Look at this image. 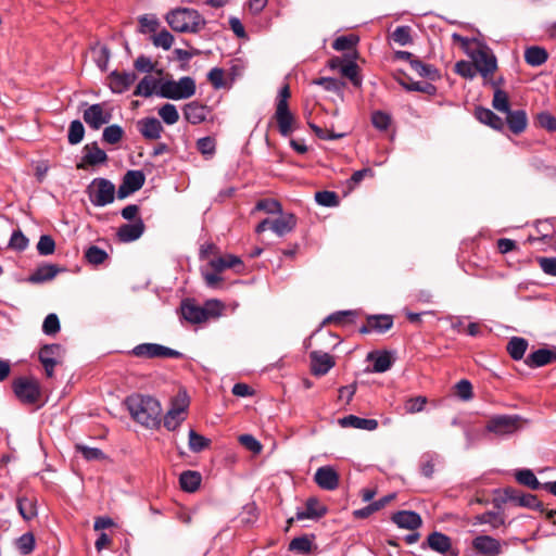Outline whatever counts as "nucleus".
Instances as JSON below:
<instances>
[{
  "mask_svg": "<svg viewBox=\"0 0 556 556\" xmlns=\"http://www.w3.org/2000/svg\"><path fill=\"white\" fill-rule=\"evenodd\" d=\"M125 405L134 420L142 426L153 428L160 425L162 408L154 397L132 394L126 399Z\"/></svg>",
  "mask_w": 556,
  "mask_h": 556,
  "instance_id": "obj_1",
  "label": "nucleus"
},
{
  "mask_svg": "<svg viewBox=\"0 0 556 556\" xmlns=\"http://www.w3.org/2000/svg\"><path fill=\"white\" fill-rule=\"evenodd\" d=\"M170 28L178 33H198L205 26V20L193 9L178 8L165 16Z\"/></svg>",
  "mask_w": 556,
  "mask_h": 556,
  "instance_id": "obj_2",
  "label": "nucleus"
},
{
  "mask_svg": "<svg viewBox=\"0 0 556 556\" xmlns=\"http://www.w3.org/2000/svg\"><path fill=\"white\" fill-rule=\"evenodd\" d=\"M181 315L191 324H201L210 318H216L222 315L224 304L218 300L206 301L203 306L195 304L190 300L181 303Z\"/></svg>",
  "mask_w": 556,
  "mask_h": 556,
  "instance_id": "obj_3",
  "label": "nucleus"
},
{
  "mask_svg": "<svg viewBox=\"0 0 556 556\" xmlns=\"http://www.w3.org/2000/svg\"><path fill=\"white\" fill-rule=\"evenodd\" d=\"M195 91L197 86L194 79L190 76H184L178 80H162L156 90V94L164 99L185 100L193 97Z\"/></svg>",
  "mask_w": 556,
  "mask_h": 556,
  "instance_id": "obj_4",
  "label": "nucleus"
},
{
  "mask_svg": "<svg viewBox=\"0 0 556 556\" xmlns=\"http://www.w3.org/2000/svg\"><path fill=\"white\" fill-rule=\"evenodd\" d=\"M190 404V399L185 390H180L170 402V408L164 416V427L169 430H176L180 424L186 419L187 409Z\"/></svg>",
  "mask_w": 556,
  "mask_h": 556,
  "instance_id": "obj_5",
  "label": "nucleus"
},
{
  "mask_svg": "<svg viewBox=\"0 0 556 556\" xmlns=\"http://www.w3.org/2000/svg\"><path fill=\"white\" fill-rule=\"evenodd\" d=\"M468 56L472 60L477 72L483 78H488L497 70V60L492 50L484 43H478L475 52H468Z\"/></svg>",
  "mask_w": 556,
  "mask_h": 556,
  "instance_id": "obj_6",
  "label": "nucleus"
},
{
  "mask_svg": "<svg viewBox=\"0 0 556 556\" xmlns=\"http://www.w3.org/2000/svg\"><path fill=\"white\" fill-rule=\"evenodd\" d=\"M521 427L522 418L519 415H495L489 419L485 429L498 437H508Z\"/></svg>",
  "mask_w": 556,
  "mask_h": 556,
  "instance_id": "obj_7",
  "label": "nucleus"
},
{
  "mask_svg": "<svg viewBox=\"0 0 556 556\" xmlns=\"http://www.w3.org/2000/svg\"><path fill=\"white\" fill-rule=\"evenodd\" d=\"M90 202L96 206H105L114 201L115 186L105 178H94L87 187Z\"/></svg>",
  "mask_w": 556,
  "mask_h": 556,
  "instance_id": "obj_8",
  "label": "nucleus"
},
{
  "mask_svg": "<svg viewBox=\"0 0 556 556\" xmlns=\"http://www.w3.org/2000/svg\"><path fill=\"white\" fill-rule=\"evenodd\" d=\"M16 397L25 404H35L40 399V386L34 378L20 377L12 383Z\"/></svg>",
  "mask_w": 556,
  "mask_h": 556,
  "instance_id": "obj_9",
  "label": "nucleus"
},
{
  "mask_svg": "<svg viewBox=\"0 0 556 556\" xmlns=\"http://www.w3.org/2000/svg\"><path fill=\"white\" fill-rule=\"evenodd\" d=\"M132 354L143 358H180L182 356L179 351L157 343L139 344L134 348Z\"/></svg>",
  "mask_w": 556,
  "mask_h": 556,
  "instance_id": "obj_10",
  "label": "nucleus"
},
{
  "mask_svg": "<svg viewBox=\"0 0 556 556\" xmlns=\"http://www.w3.org/2000/svg\"><path fill=\"white\" fill-rule=\"evenodd\" d=\"M64 350L60 344H47L39 351V361L48 378L53 377L54 367L62 362Z\"/></svg>",
  "mask_w": 556,
  "mask_h": 556,
  "instance_id": "obj_11",
  "label": "nucleus"
},
{
  "mask_svg": "<svg viewBox=\"0 0 556 556\" xmlns=\"http://www.w3.org/2000/svg\"><path fill=\"white\" fill-rule=\"evenodd\" d=\"M83 118L90 128L98 130L111 121L112 114L103 104L96 103L84 111Z\"/></svg>",
  "mask_w": 556,
  "mask_h": 556,
  "instance_id": "obj_12",
  "label": "nucleus"
},
{
  "mask_svg": "<svg viewBox=\"0 0 556 556\" xmlns=\"http://www.w3.org/2000/svg\"><path fill=\"white\" fill-rule=\"evenodd\" d=\"M108 161L106 153L99 148L97 142L84 147L81 161L76 165L78 169H86L88 166H96Z\"/></svg>",
  "mask_w": 556,
  "mask_h": 556,
  "instance_id": "obj_13",
  "label": "nucleus"
},
{
  "mask_svg": "<svg viewBox=\"0 0 556 556\" xmlns=\"http://www.w3.org/2000/svg\"><path fill=\"white\" fill-rule=\"evenodd\" d=\"M504 495L505 501L513 502L518 506L543 510L542 503L533 494L522 493L513 488H507L504 491Z\"/></svg>",
  "mask_w": 556,
  "mask_h": 556,
  "instance_id": "obj_14",
  "label": "nucleus"
},
{
  "mask_svg": "<svg viewBox=\"0 0 556 556\" xmlns=\"http://www.w3.org/2000/svg\"><path fill=\"white\" fill-rule=\"evenodd\" d=\"M311 370L315 376L326 375L336 364L333 357L324 352L313 351L309 354Z\"/></svg>",
  "mask_w": 556,
  "mask_h": 556,
  "instance_id": "obj_15",
  "label": "nucleus"
},
{
  "mask_svg": "<svg viewBox=\"0 0 556 556\" xmlns=\"http://www.w3.org/2000/svg\"><path fill=\"white\" fill-rule=\"evenodd\" d=\"M274 118L277 122L278 130L281 136L288 137L294 130L295 118L290 112L289 106H276Z\"/></svg>",
  "mask_w": 556,
  "mask_h": 556,
  "instance_id": "obj_16",
  "label": "nucleus"
},
{
  "mask_svg": "<svg viewBox=\"0 0 556 556\" xmlns=\"http://www.w3.org/2000/svg\"><path fill=\"white\" fill-rule=\"evenodd\" d=\"M472 546L483 556H497L502 552L501 542L490 535H479L475 538Z\"/></svg>",
  "mask_w": 556,
  "mask_h": 556,
  "instance_id": "obj_17",
  "label": "nucleus"
},
{
  "mask_svg": "<svg viewBox=\"0 0 556 556\" xmlns=\"http://www.w3.org/2000/svg\"><path fill=\"white\" fill-rule=\"evenodd\" d=\"M391 521L399 528L407 530H416L421 523V517L419 514L413 510H400L391 516Z\"/></svg>",
  "mask_w": 556,
  "mask_h": 556,
  "instance_id": "obj_18",
  "label": "nucleus"
},
{
  "mask_svg": "<svg viewBox=\"0 0 556 556\" xmlns=\"http://www.w3.org/2000/svg\"><path fill=\"white\" fill-rule=\"evenodd\" d=\"M314 480L324 490L332 491L339 485V476L330 466H324L316 470Z\"/></svg>",
  "mask_w": 556,
  "mask_h": 556,
  "instance_id": "obj_19",
  "label": "nucleus"
},
{
  "mask_svg": "<svg viewBox=\"0 0 556 556\" xmlns=\"http://www.w3.org/2000/svg\"><path fill=\"white\" fill-rule=\"evenodd\" d=\"M110 88L115 93H122L129 89L136 81L137 75L134 72H117L114 71L110 74Z\"/></svg>",
  "mask_w": 556,
  "mask_h": 556,
  "instance_id": "obj_20",
  "label": "nucleus"
},
{
  "mask_svg": "<svg viewBox=\"0 0 556 556\" xmlns=\"http://www.w3.org/2000/svg\"><path fill=\"white\" fill-rule=\"evenodd\" d=\"M182 111L186 121L192 125H198L206 121L210 113L208 106L197 101L185 104Z\"/></svg>",
  "mask_w": 556,
  "mask_h": 556,
  "instance_id": "obj_21",
  "label": "nucleus"
},
{
  "mask_svg": "<svg viewBox=\"0 0 556 556\" xmlns=\"http://www.w3.org/2000/svg\"><path fill=\"white\" fill-rule=\"evenodd\" d=\"M394 78L407 91H417L429 96H434L437 93V87L434 85L430 83L413 81L402 72H399V74H394Z\"/></svg>",
  "mask_w": 556,
  "mask_h": 556,
  "instance_id": "obj_22",
  "label": "nucleus"
},
{
  "mask_svg": "<svg viewBox=\"0 0 556 556\" xmlns=\"http://www.w3.org/2000/svg\"><path fill=\"white\" fill-rule=\"evenodd\" d=\"M139 132L148 140H156L161 138L164 128L161 122L155 117H144L137 124Z\"/></svg>",
  "mask_w": 556,
  "mask_h": 556,
  "instance_id": "obj_23",
  "label": "nucleus"
},
{
  "mask_svg": "<svg viewBox=\"0 0 556 556\" xmlns=\"http://www.w3.org/2000/svg\"><path fill=\"white\" fill-rule=\"evenodd\" d=\"M144 231V224L137 218L132 224H124L117 230V237L122 242H131L139 239Z\"/></svg>",
  "mask_w": 556,
  "mask_h": 556,
  "instance_id": "obj_24",
  "label": "nucleus"
},
{
  "mask_svg": "<svg viewBox=\"0 0 556 556\" xmlns=\"http://www.w3.org/2000/svg\"><path fill=\"white\" fill-rule=\"evenodd\" d=\"M62 269L53 264H43L41 266H38L31 275L27 278V281L30 283H43L47 281H50L55 278V276L61 271Z\"/></svg>",
  "mask_w": 556,
  "mask_h": 556,
  "instance_id": "obj_25",
  "label": "nucleus"
},
{
  "mask_svg": "<svg viewBox=\"0 0 556 556\" xmlns=\"http://www.w3.org/2000/svg\"><path fill=\"white\" fill-rule=\"evenodd\" d=\"M296 226V217L291 214H280V216L270 223V229L279 237L291 232Z\"/></svg>",
  "mask_w": 556,
  "mask_h": 556,
  "instance_id": "obj_26",
  "label": "nucleus"
},
{
  "mask_svg": "<svg viewBox=\"0 0 556 556\" xmlns=\"http://www.w3.org/2000/svg\"><path fill=\"white\" fill-rule=\"evenodd\" d=\"M326 513L327 508L316 498L311 497L306 501L305 509L296 511L295 518L296 520L316 519L323 517Z\"/></svg>",
  "mask_w": 556,
  "mask_h": 556,
  "instance_id": "obj_27",
  "label": "nucleus"
},
{
  "mask_svg": "<svg viewBox=\"0 0 556 556\" xmlns=\"http://www.w3.org/2000/svg\"><path fill=\"white\" fill-rule=\"evenodd\" d=\"M556 361V353L547 349H539L529 354L525 363L531 368H538Z\"/></svg>",
  "mask_w": 556,
  "mask_h": 556,
  "instance_id": "obj_28",
  "label": "nucleus"
},
{
  "mask_svg": "<svg viewBox=\"0 0 556 556\" xmlns=\"http://www.w3.org/2000/svg\"><path fill=\"white\" fill-rule=\"evenodd\" d=\"M342 428H356L363 430H375L378 428L377 419L361 418L355 415H349L338 419Z\"/></svg>",
  "mask_w": 556,
  "mask_h": 556,
  "instance_id": "obj_29",
  "label": "nucleus"
},
{
  "mask_svg": "<svg viewBox=\"0 0 556 556\" xmlns=\"http://www.w3.org/2000/svg\"><path fill=\"white\" fill-rule=\"evenodd\" d=\"M409 67L416 72V74L422 78H427L431 81H435L440 79L441 74L439 70L428 63L422 62L418 58L415 56V59L410 62Z\"/></svg>",
  "mask_w": 556,
  "mask_h": 556,
  "instance_id": "obj_30",
  "label": "nucleus"
},
{
  "mask_svg": "<svg viewBox=\"0 0 556 556\" xmlns=\"http://www.w3.org/2000/svg\"><path fill=\"white\" fill-rule=\"evenodd\" d=\"M506 114L509 129L516 135L521 134L528 125L526 112L523 110H516L509 111Z\"/></svg>",
  "mask_w": 556,
  "mask_h": 556,
  "instance_id": "obj_31",
  "label": "nucleus"
},
{
  "mask_svg": "<svg viewBox=\"0 0 556 556\" xmlns=\"http://www.w3.org/2000/svg\"><path fill=\"white\" fill-rule=\"evenodd\" d=\"M428 546L440 554H445L451 548V540L441 532H432L427 539Z\"/></svg>",
  "mask_w": 556,
  "mask_h": 556,
  "instance_id": "obj_32",
  "label": "nucleus"
},
{
  "mask_svg": "<svg viewBox=\"0 0 556 556\" xmlns=\"http://www.w3.org/2000/svg\"><path fill=\"white\" fill-rule=\"evenodd\" d=\"M548 59L547 51L539 46H532L525 51V61L530 66H540L544 64Z\"/></svg>",
  "mask_w": 556,
  "mask_h": 556,
  "instance_id": "obj_33",
  "label": "nucleus"
},
{
  "mask_svg": "<svg viewBox=\"0 0 556 556\" xmlns=\"http://www.w3.org/2000/svg\"><path fill=\"white\" fill-rule=\"evenodd\" d=\"M476 117L479 122L489 125L494 129H502L504 126L503 119L490 109L477 108Z\"/></svg>",
  "mask_w": 556,
  "mask_h": 556,
  "instance_id": "obj_34",
  "label": "nucleus"
},
{
  "mask_svg": "<svg viewBox=\"0 0 556 556\" xmlns=\"http://www.w3.org/2000/svg\"><path fill=\"white\" fill-rule=\"evenodd\" d=\"M160 83H162V80H157L152 76H144L137 85L134 94L137 97L149 98L154 93L156 87H160Z\"/></svg>",
  "mask_w": 556,
  "mask_h": 556,
  "instance_id": "obj_35",
  "label": "nucleus"
},
{
  "mask_svg": "<svg viewBox=\"0 0 556 556\" xmlns=\"http://www.w3.org/2000/svg\"><path fill=\"white\" fill-rule=\"evenodd\" d=\"M201 475L197 471L187 470L179 477L180 488L187 492H194L201 484Z\"/></svg>",
  "mask_w": 556,
  "mask_h": 556,
  "instance_id": "obj_36",
  "label": "nucleus"
},
{
  "mask_svg": "<svg viewBox=\"0 0 556 556\" xmlns=\"http://www.w3.org/2000/svg\"><path fill=\"white\" fill-rule=\"evenodd\" d=\"M528 349V341L520 337H513L507 344V352L515 361L522 359Z\"/></svg>",
  "mask_w": 556,
  "mask_h": 556,
  "instance_id": "obj_37",
  "label": "nucleus"
},
{
  "mask_svg": "<svg viewBox=\"0 0 556 556\" xmlns=\"http://www.w3.org/2000/svg\"><path fill=\"white\" fill-rule=\"evenodd\" d=\"M390 41L400 46L412 43V27L407 25L397 26L389 36Z\"/></svg>",
  "mask_w": 556,
  "mask_h": 556,
  "instance_id": "obj_38",
  "label": "nucleus"
},
{
  "mask_svg": "<svg viewBox=\"0 0 556 556\" xmlns=\"http://www.w3.org/2000/svg\"><path fill=\"white\" fill-rule=\"evenodd\" d=\"M515 477L520 484L527 485L531 490L543 489V484L540 483L535 475L530 469L518 470Z\"/></svg>",
  "mask_w": 556,
  "mask_h": 556,
  "instance_id": "obj_39",
  "label": "nucleus"
},
{
  "mask_svg": "<svg viewBox=\"0 0 556 556\" xmlns=\"http://www.w3.org/2000/svg\"><path fill=\"white\" fill-rule=\"evenodd\" d=\"M144 179L146 178L142 172L128 170L123 178V182L127 186L129 191H132L134 193L142 188Z\"/></svg>",
  "mask_w": 556,
  "mask_h": 556,
  "instance_id": "obj_40",
  "label": "nucleus"
},
{
  "mask_svg": "<svg viewBox=\"0 0 556 556\" xmlns=\"http://www.w3.org/2000/svg\"><path fill=\"white\" fill-rule=\"evenodd\" d=\"M505 522L503 516L495 511H485L475 517V525H490L493 529L503 526Z\"/></svg>",
  "mask_w": 556,
  "mask_h": 556,
  "instance_id": "obj_41",
  "label": "nucleus"
},
{
  "mask_svg": "<svg viewBox=\"0 0 556 556\" xmlns=\"http://www.w3.org/2000/svg\"><path fill=\"white\" fill-rule=\"evenodd\" d=\"M17 509L25 520H30L37 516L36 502L33 498L22 497L17 500Z\"/></svg>",
  "mask_w": 556,
  "mask_h": 556,
  "instance_id": "obj_42",
  "label": "nucleus"
},
{
  "mask_svg": "<svg viewBox=\"0 0 556 556\" xmlns=\"http://www.w3.org/2000/svg\"><path fill=\"white\" fill-rule=\"evenodd\" d=\"M439 460L437 453L427 452L420 458V471L426 478H431L434 472V465Z\"/></svg>",
  "mask_w": 556,
  "mask_h": 556,
  "instance_id": "obj_43",
  "label": "nucleus"
},
{
  "mask_svg": "<svg viewBox=\"0 0 556 556\" xmlns=\"http://www.w3.org/2000/svg\"><path fill=\"white\" fill-rule=\"evenodd\" d=\"M159 116L167 125H174L179 121V113L176 106L172 103L163 104L159 111Z\"/></svg>",
  "mask_w": 556,
  "mask_h": 556,
  "instance_id": "obj_44",
  "label": "nucleus"
},
{
  "mask_svg": "<svg viewBox=\"0 0 556 556\" xmlns=\"http://www.w3.org/2000/svg\"><path fill=\"white\" fill-rule=\"evenodd\" d=\"M210 443V439L199 434L192 429L189 431V448L191 452L199 453L208 447Z\"/></svg>",
  "mask_w": 556,
  "mask_h": 556,
  "instance_id": "obj_45",
  "label": "nucleus"
},
{
  "mask_svg": "<svg viewBox=\"0 0 556 556\" xmlns=\"http://www.w3.org/2000/svg\"><path fill=\"white\" fill-rule=\"evenodd\" d=\"M108 257V253L97 245L89 247L85 252V258L92 265L103 264Z\"/></svg>",
  "mask_w": 556,
  "mask_h": 556,
  "instance_id": "obj_46",
  "label": "nucleus"
},
{
  "mask_svg": "<svg viewBox=\"0 0 556 556\" xmlns=\"http://www.w3.org/2000/svg\"><path fill=\"white\" fill-rule=\"evenodd\" d=\"M356 312L354 311H340L329 315L324 324L333 323L337 325L352 324L355 319Z\"/></svg>",
  "mask_w": 556,
  "mask_h": 556,
  "instance_id": "obj_47",
  "label": "nucleus"
},
{
  "mask_svg": "<svg viewBox=\"0 0 556 556\" xmlns=\"http://www.w3.org/2000/svg\"><path fill=\"white\" fill-rule=\"evenodd\" d=\"M366 362L368 364L364 368V372H382V351L368 353Z\"/></svg>",
  "mask_w": 556,
  "mask_h": 556,
  "instance_id": "obj_48",
  "label": "nucleus"
},
{
  "mask_svg": "<svg viewBox=\"0 0 556 556\" xmlns=\"http://www.w3.org/2000/svg\"><path fill=\"white\" fill-rule=\"evenodd\" d=\"M313 84L321 86V87H324L325 90L332 91L338 94L342 93L343 87L345 85L344 83H342L336 78H330V77H320V78L314 79Z\"/></svg>",
  "mask_w": 556,
  "mask_h": 556,
  "instance_id": "obj_49",
  "label": "nucleus"
},
{
  "mask_svg": "<svg viewBox=\"0 0 556 556\" xmlns=\"http://www.w3.org/2000/svg\"><path fill=\"white\" fill-rule=\"evenodd\" d=\"M124 136V130L118 125H111L104 128L102 134V139L106 143L116 144L118 143Z\"/></svg>",
  "mask_w": 556,
  "mask_h": 556,
  "instance_id": "obj_50",
  "label": "nucleus"
},
{
  "mask_svg": "<svg viewBox=\"0 0 556 556\" xmlns=\"http://www.w3.org/2000/svg\"><path fill=\"white\" fill-rule=\"evenodd\" d=\"M358 42V37L355 35L340 36L333 43L332 48L337 51H351Z\"/></svg>",
  "mask_w": 556,
  "mask_h": 556,
  "instance_id": "obj_51",
  "label": "nucleus"
},
{
  "mask_svg": "<svg viewBox=\"0 0 556 556\" xmlns=\"http://www.w3.org/2000/svg\"><path fill=\"white\" fill-rule=\"evenodd\" d=\"M315 201L321 206L333 207L339 204V197L333 191L324 190L315 193Z\"/></svg>",
  "mask_w": 556,
  "mask_h": 556,
  "instance_id": "obj_52",
  "label": "nucleus"
},
{
  "mask_svg": "<svg viewBox=\"0 0 556 556\" xmlns=\"http://www.w3.org/2000/svg\"><path fill=\"white\" fill-rule=\"evenodd\" d=\"M152 43L157 48H163L164 50H169L174 42V36L166 29L154 34L151 37Z\"/></svg>",
  "mask_w": 556,
  "mask_h": 556,
  "instance_id": "obj_53",
  "label": "nucleus"
},
{
  "mask_svg": "<svg viewBox=\"0 0 556 556\" xmlns=\"http://www.w3.org/2000/svg\"><path fill=\"white\" fill-rule=\"evenodd\" d=\"M454 71L466 79H473L478 73L473 62L471 63L465 60L456 62Z\"/></svg>",
  "mask_w": 556,
  "mask_h": 556,
  "instance_id": "obj_54",
  "label": "nucleus"
},
{
  "mask_svg": "<svg viewBox=\"0 0 556 556\" xmlns=\"http://www.w3.org/2000/svg\"><path fill=\"white\" fill-rule=\"evenodd\" d=\"M492 105L495 110H497L500 112H503V113L509 112L510 109H509V100H508L507 93L504 90L496 88L494 91Z\"/></svg>",
  "mask_w": 556,
  "mask_h": 556,
  "instance_id": "obj_55",
  "label": "nucleus"
},
{
  "mask_svg": "<svg viewBox=\"0 0 556 556\" xmlns=\"http://www.w3.org/2000/svg\"><path fill=\"white\" fill-rule=\"evenodd\" d=\"M92 53L94 54V61L98 67L102 72H105L111 56L109 48L106 46H99L92 49Z\"/></svg>",
  "mask_w": 556,
  "mask_h": 556,
  "instance_id": "obj_56",
  "label": "nucleus"
},
{
  "mask_svg": "<svg viewBox=\"0 0 556 556\" xmlns=\"http://www.w3.org/2000/svg\"><path fill=\"white\" fill-rule=\"evenodd\" d=\"M85 135V128L80 121L76 119L70 124L68 128V142L71 144H78Z\"/></svg>",
  "mask_w": 556,
  "mask_h": 556,
  "instance_id": "obj_57",
  "label": "nucleus"
},
{
  "mask_svg": "<svg viewBox=\"0 0 556 556\" xmlns=\"http://www.w3.org/2000/svg\"><path fill=\"white\" fill-rule=\"evenodd\" d=\"M358 66L353 60H348L346 63L342 66L340 73L342 76L349 78L354 86H359L361 80L358 77Z\"/></svg>",
  "mask_w": 556,
  "mask_h": 556,
  "instance_id": "obj_58",
  "label": "nucleus"
},
{
  "mask_svg": "<svg viewBox=\"0 0 556 556\" xmlns=\"http://www.w3.org/2000/svg\"><path fill=\"white\" fill-rule=\"evenodd\" d=\"M139 31L142 34L146 33H156L160 27V21L154 15H142L139 17Z\"/></svg>",
  "mask_w": 556,
  "mask_h": 556,
  "instance_id": "obj_59",
  "label": "nucleus"
},
{
  "mask_svg": "<svg viewBox=\"0 0 556 556\" xmlns=\"http://www.w3.org/2000/svg\"><path fill=\"white\" fill-rule=\"evenodd\" d=\"M255 210L263 211L268 214H281L282 207L281 204L274 199H262L257 201L255 205Z\"/></svg>",
  "mask_w": 556,
  "mask_h": 556,
  "instance_id": "obj_60",
  "label": "nucleus"
},
{
  "mask_svg": "<svg viewBox=\"0 0 556 556\" xmlns=\"http://www.w3.org/2000/svg\"><path fill=\"white\" fill-rule=\"evenodd\" d=\"M55 242L49 235H42L37 243V251L40 255L47 256L54 253Z\"/></svg>",
  "mask_w": 556,
  "mask_h": 556,
  "instance_id": "obj_61",
  "label": "nucleus"
},
{
  "mask_svg": "<svg viewBox=\"0 0 556 556\" xmlns=\"http://www.w3.org/2000/svg\"><path fill=\"white\" fill-rule=\"evenodd\" d=\"M456 395L463 401H469L472 399V386L469 380L463 379L455 384Z\"/></svg>",
  "mask_w": 556,
  "mask_h": 556,
  "instance_id": "obj_62",
  "label": "nucleus"
},
{
  "mask_svg": "<svg viewBox=\"0 0 556 556\" xmlns=\"http://www.w3.org/2000/svg\"><path fill=\"white\" fill-rule=\"evenodd\" d=\"M42 331L48 336H53L60 331V320L55 314L51 313L45 318Z\"/></svg>",
  "mask_w": 556,
  "mask_h": 556,
  "instance_id": "obj_63",
  "label": "nucleus"
},
{
  "mask_svg": "<svg viewBox=\"0 0 556 556\" xmlns=\"http://www.w3.org/2000/svg\"><path fill=\"white\" fill-rule=\"evenodd\" d=\"M312 542L306 536L294 538L290 544L289 549L301 554H306L311 551Z\"/></svg>",
  "mask_w": 556,
  "mask_h": 556,
  "instance_id": "obj_64",
  "label": "nucleus"
}]
</instances>
